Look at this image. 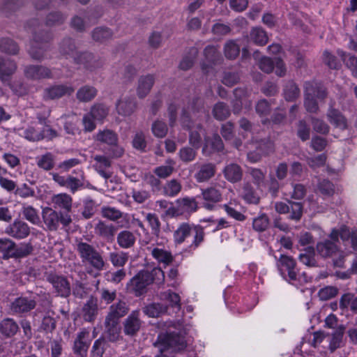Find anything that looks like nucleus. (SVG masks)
I'll use <instances>...</instances> for the list:
<instances>
[{
  "label": "nucleus",
  "instance_id": "obj_54",
  "mask_svg": "<svg viewBox=\"0 0 357 357\" xmlns=\"http://www.w3.org/2000/svg\"><path fill=\"white\" fill-rule=\"evenodd\" d=\"M212 113L215 119L223 121L229 116L230 109L226 103L218 102L213 106Z\"/></svg>",
  "mask_w": 357,
  "mask_h": 357
},
{
  "label": "nucleus",
  "instance_id": "obj_34",
  "mask_svg": "<svg viewBox=\"0 0 357 357\" xmlns=\"http://www.w3.org/2000/svg\"><path fill=\"white\" fill-rule=\"evenodd\" d=\"M179 206L182 215L185 213L192 214L198 209V203L195 197H185L178 198L175 201Z\"/></svg>",
  "mask_w": 357,
  "mask_h": 357
},
{
  "label": "nucleus",
  "instance_id": "obj_37",
  "mask_svg": "<svg viewBox=\"0 0 357 357\" xmlns=\"http://www.w3.org/2000/svg\"><path fill=\"white\" fill-rule=\"evenodd\" d=\"M168 306L161 303H152L143 309L144 312L150 317H158L167 313Z\"/></svg>",
  "mask_w": 357,
  "mask_h": 357
},
{
  "label": "nucleus",
  "instance_id": "obj_39",
  "mask_svg": "<svg viewBox=\"0 0 357 357\" xmlns=\"http://www.w3.org/2000/svg\"><path fill=\"white\" fill-rule=\"evenodd\" d=\"M344 329L345 327L343 325H340L333 333L328 346L331 352H334L337 349L340 348L343 345Z\"/></svg>",
  "mask_w": 357,
  "mask_h": 357
},
{
  "label": "nucleus",
  "instance_id": "obj_19",
  "mask_svg": "<svg viewBox=\"0 0 357 357\" xmlns=\"http://www.w3.org/2000/svg\"><path fill=\"white\" fill-rule=\"evenodd\" d=\"M26 78L33 80L49 79L52 77V73L50 68L41 65H29L24 70Z\"/></svg>",
  "mask_w": 357,
  "mask_h": 357
},
{
  "label": "nucleus",
  "instance_id": "obj_44",
  "mask_svg": "<svg viewBox=\"0 0 357 357\" xmlns=\"http://www.w3.org/2000/svg\"><path fill=\"white\" fill-rule=\"evenodd\" d=\"M188 108L192 112V116H190L188 112H187L191 119L193 116L197 119H201L206 114L204 107V100L201 98L197 97L193 98L190 102Z\"/></svg>",
  "mask_w": 357,
  "mask_h": 357
},
{
  "label": "nucleus",
  "instance_id": "obj_38",
  "mask_svg": "<svg viewBox=\"0 0 357 357\" xmlns=\"http://www.w3.org/2000/svg\"><path fill=\"white\" fill-rule=\"evenodd\" d=\"M151 251L152 257L156 259L159 263H163L165 265H169L173 261V256L172 253L166 250L159 248H148Z\"/></svg>",
  "mask_w": 357,
  "mask_h": 357
},
{
  "label": "nucleus",
  "instance_id": "obj_28",
  "mask_svg": "<svg viewBox=\"0 0 357 357\" xmlns=\"http://www.w3.org/2000/svg\"><path fill=\"white\" fill-rule=\"evenodd\" d=\"M88 335L89 332L86 330H82L77 335V337L74 341L73 351L78 357L86 356L89 344L84 340Z\"/></svg>",
  "mask_w": 357,
  "mask_h": 357
},
{
  "label": "nucleus",
  "instance_id": "obj_10",
  "mask_svg": "<svg viewBox=\"0 0 357 357\" xmlns=\"http://www.w3.org/2000/svg\"><path fill=\"white\" fill-rule=\"evenodd\" d=\"M36 305L37 302L33 296H21L10 303L9 310L12 314L22 317L35 309Z\"/></svg>",
  "mask_w": 357,
  "mask_h": 357
},
{
  "label": "nucleus",
  "instance_id": "obj_48",
  "mask_svg": "<svg viewBox=\"0 0 357 357\" xmlns=\"http://www.w3.org/2000/svg\"><path fill=\"white\" fill-rule=\"evenodd\" d=\"M159 298L162 301L168 303L169 305L172 307H176L178 310H180L181 308V298L179 295L171 290L160 292L159 294Z\"/></svg>",
  "mask_w": 357,
  "mask_h": 357
},
{
  "label": "nucleus",
  "instance_id": "obj_25",
  "mask_svg": "<svg viewBox=\"0 0 357 357\" xmlns=\"http://www.w3.org/2000/svg\"><path fill=\"white\" fill-rule=\"evenodd\" d=\"M96 163L93 165V167L96 171L105 179L109 178L112 173L107 171L106 169L111 167V161L108 157L101 155H96L93 156Z\"/></svg>",
  "mask_w": 357,
  "mask_h": 357
},
{
  "label": "nucleus",
  "instance_id": "obj_42",
  "mask_svg": "<svg viewBox=\"0 0 357 357\" xmlns=\"http://www.w3.org/2000/svg\"><path fill=\"white\" fill-rule=\"evenodd\" d=\"M97 89L89 85L82 86L77 91V98L80 102H87L91 101L97 95Z\"/></svg>",
  "mask_w": 357,
  "mask_h": 357
},
{
  "label": "nucleus",
  "instance_id": "obj_27",
  "mask_svg": "<svg viewBox=\"0 0 357 357\" xmlns=\"http://www.w3.org/2000/svg\"><path fill=\"white\" fill-rule=\"evenodd\" d=\"M137 107L134 98L126 96L121 98L116 104V109L119 114L128 116L131 115Z\"/></svg>",
  "mask_w": 357,
  "mask_h": 357
},
{
  "label": "nucleus",
  "instance_id": "obj_64",
  "mask_svg": "<svg viewBox=\"0 0 357 357\" xmlns=\"http://www.w3.org/2000/svg\"><path fill=\"white\" fill-rule=\"evenodd\" d=\"M338 54L342 57L347 66L351 70L353 75L357 77V57L347 54L342 51L338 52Z\"/></svg>",
  "mask_w": 357,
  "mask_h": 357
},
{
  "label": "nucleus",
  "instance_id": "obj_50",
  "mask_svg": "<svg viewBox=\"0 0 357 357\" xmlns=\"http://www.w3.org/2000/svg\"><path fill=\"white\" fill-rule=\"evenodd\" d=\"M340 307L341 309H348L357 314V296L354 294L347 293L343 294L340 300Z\"/></svg>",
  "mask_w": 357,
  "mask_h": 357
},
{
  "label": "nucleus",
  "instance_id": "obj_49",
  "mask_svg": "<svg viewBox=\"0 0 357 357\" xmlns=\"http://www.w3.org/2000/svg\"><path fill=\"white\" fill-rule=\"evenodd\" d=\"M96 139L109 146L116 145L118 142V135L111 130L99 131L96 136Z\"/></svg>",
  "mask_w": 357,
  "mask_h": 357
},
{
  "label": "nucleus",
  "instance_id": "obj_2",
  "mask_svg": "<svg viewBox=\"0 0 357 357\" xmlns=\"http://www.w3.org/2000/svg\"><path fill=\"white\" fill-rule=\"evenodd\" d=\"M165 282V273L160 268H154L151 271H142L133 277L130 282V288L136 296L146 291V287L154 282L158 285Z\"/></svg>",
  "mask_w": 357,
  "mask_h": 357
},
{
  "label": "nucleus",
  "instance_id": "obj_17",
  "mask_svg": "<svg viewBox=\"0 0 357 357\" xmlns=\"http://www.w3.org/2000/svg\"><path fill=\"white\" fill-rule=\"evenodd\" d=\"M139 314V310H134L125 319L123 326L126 335L133 337L139 332L142 326Z\"/></svg>",
  "mask_w": 357,
  "mask_h": 357
},
{
  "label": "nucleus",
  "instance_id": "obj_11",
  "mask_svg": "<svg viewBox=\"0 0 357 357\" xmlns=\"http://www.w3.org/2000/svg\"><path fill=\"white\" fill-rule=\"evenodd\" d=\"M296 261L291 257L282 255L278 261L280 273L289 282L299 280V275L296 271Z\"/></svg>",
  "mask_w": 357,
  "mask_h": 357
},
{
  "label": "nucleus",
  "instance_id": "obj_51",
  "mask_svg": "<svg viewBox=\"0 0 357 357\" xmlns=\"http://www.w3.org/2000/svg\"><path fill=\"white\" fill-rule=\"evenodd\" d=\"M75 41L71 38H64L59 44V52L64 56H70L73 59V56L77 52Z\"/></svg>",
  "mask_w": 357,
  "mask_h": 357
},
{
  "label": "nucleus",
  "instance_id": "obj_15",
  "mask_svg": "<svg viewBox=\"0 0 357 357\" xmlns=\"http://www.w3.org/2000/svg\"><path fill=\"white\" fill-rule=\"evenodd\" d=\"M75 91L71 85L58 84L47 87L44 89L43 98L45 100H55L66 96H70Z\"/></svg>",
  "mask_w": 357,
  "mask_h": 357
},
{
  "label": "nucleus",
  "instance_id": "obj_7",
  "mask_svg": "<svg viewBox=\"0 0 357 357\" xmlns=\"http://www.w3.org/2000/svg\"><path fill=\"white\" fill-rule=\"evenodd\" d=\"M317 254L324 259L331 258L340 252L335 231H331L328 238L319 241L316 245Z\"/></svg>",
  "mask_w": 357,
  "mask_h": 357
},
{
  "label": "nucleus",
  "instance_id": "obj_58",
  "mask_svg": "<svg viewBox=\"0 0 357 357\" xmlns=\"http://www.w3.org/2000/svg\"><path fill=\"white\" fill-rule=\"evenodd\" d=\"M198 54V50L196 47H191L189 52L181 60L179 68L183 70H189L194 64V61Z\"/></svg>",
  "mask_w": 357,
  "mask_h": 357
},
{
  "label": "nucleus",
  "instance_id": "obj_29",
  "mask_svg": "<svg viewBox=\"0 0 357 357\" xmlns=\"http://www.w3.org/2000/svg\"><path fill=\"white\" fill-rule=\"evenodd\" d=\"M155 82L153 75L141 76L138 80L137 93L139 98H144L150 92Z\"/></svg>",
  "mask_w": 357,
  "mask_h": 357
},
{
  "label": "nucleus",
  "instance_id": "obj_6",
  "mask_svg": "<svg viewBox=\"0 0 357 357\" xmlns=\"http://www.w3.org/2000/svg\"><path fill=\"white\" fill-rule=\"evenodd\" d=\"M155 345L158 347L159 351L162 354L168 350L172 351L182 350L185 347V342L182 336L175 333H167L158 336Z\"/></svg>",
  "mask_w": 357,
  "mask_h": 357
},
{
  "label": "nucleus",
  "instance_id": "obj_45",
  "mask_svg": "<svg viewBox=\"0 0 357 357\" xmlns=\"http://www.w3.org/2000/svg\"><path fill=\"white\" fill-rule=\"evenodd\" d=\"M36 160L37 166L45 171H50L54 167V155L50 152L36 157Z\"/></svg>",
  "mask_w": 357,
  "mask_h": 357
},
{
  "label": "nucleus",
  "instance_id": "obj_1",
  "mask_svg": "<svg viewBox=\"0 0 357 357\" xmlns=\"http://www.w3.org/2000/svg\"><path fill=\"white\" fill-rule=\"evenodd\" d=\"M28 28L33 33V39L30 42V48L28 50L29 54L33 59L41 61L48 50L47 44L52 39V34L40 29L37 20L29 22Z\"/></svg>",
  "mask_w": 357,
  "mask_h": 357
},
{
  "label": "nucleus",
  "instance_id": "obj_22",
  "mask_svg": "<svg viewBox=\"0 0 357 357\" xmlns=\"http://www.w3.org/2000/svg\"><path fill=\"white\" fill-rule=\"evenodd\" d=\"M109 341L107 338L101 336L96 340L92 347L91 354L93 357H111L114 350L111 347Z\"/></svg>",
  "mask_w": 357,
  "mask_h": 357
},
{
  "label": "nucleus",
  "instance_id": "obj_14",
  "mask_svg": "<svg viewBox=\"0 0 357 357\" xmlns=\"http://www.w3.org/2000/svg\"><path fill=\"white\" fill-rule=\"evenodd\" d=\"M121 328L120 322L105 318L104 321V331L102 337L107 339L112 343H116L123 340L121 335Z\"/></svg>",
  "mask_w": 357,
  "mask_h": 357
},
{
  "label": "nucleus",
  "instance_id": "obj_47",
  "mask_svg": "<svg viewBox=\"0 0 357 357\" xmlns=\"http://www.w3.org/2000/svg\"><path fill=\"white\" fill-rule=\"evenodd\" d=\"M241 193L243 199L249 204H257L259 202V197L248 182L243 184Z\"/></svg>",
  "mask_w": 357,
  "mask_h": 357
},
{
  "label": "nucleus",
  "instance_id": "obj_26",
  "mask_svg": "<svg viewBox=\"0 0 357 357\" xmlns=\"http://www.w3.org/2000/svg\"><path fill=\"white\" fill-rule=\"evenodd\" d=\"M326 117L331 124L340 130H345L347 128V121L344 115L337 109L333 106L328 108Z\"/></svg>",
  "mask_w": 357,
  "mask_h": 357
},
{
  "label": "nucleus",
  "instance_id": "obj_3",
  "mask_svg": "<svg viewBox=\"0 0 357 357\" xmlns=\"http://www.w3.org/2000/svg\"><path fill=\"white\" fill-rule=\"evenodd\" d=\"M76 250L83 263L89 264L97 271L103 270L105 266L103 257L93 245L79 241Z\"/></svg>",
  "mask_w": 357,
  "mask_h": 357
},
{
  "label": "nucleus",
  "instance_id": "obj_52",
  "mask_svg": "<svg viewBox=\"0 0 357 357\" xmlns=\"http://www.w3.org/2000/svg\"><path fill=\"white\" fill-rule=\"evenodd\" d=\"M283 95L287 101L292 102L299 97L300 89L294 82L289 81L284 86Z\"/></svg>",
  "mask_w": 357,
  "mask_h": 357
},
{
  "label": "nucleus",
  "instance_id": "obj_31",
  "mask_svg": "<svg viewBox=\"0 0 357 357\" xmlns=\"http://www.w3.org/2000/svg\"><path fill=\"white\" fill-rule=\"evenodd\" d=\"M225 178L230 183H235L241 181L243 177L242 168L236 163L226 165L223 169Z\"/></svg>",
  "mask_w": 357,
  "mask_h": 357
},
{
  "label": "nucleus",
  "instance_id": "obj_21",
  "mask_svg": "<svg viewBox=\"0 0 357 357\" xmlns=\"http://www.w3.org/2000/svg\"><path fill=\"white\" fill-rule=\"evenodd\" d=\"M17 68V63L13 59L0 56V80L2 82H8Z\"/></svg>",
  "mask_w": 357,
  "mask_h": 357
},
{
  "label": "nucleus",
  "instance_id": "obj_62",
  "mask_svg": "<svg viewBox=\"0 0 357 357\" xmlns=\"http://www.w3.org/2000/svg\"><path fill=\"white\" fill-rule=\"evenodd\" d=\"M108 108L102 104H97L93 105L90 112H89L94 120L102 121L108 114Z\"/></svg>",
  "mask_w": 357,
  "mask_h": 357
},
{
  "label": "nucleus",
  "instance_id": "obj_41",
  "mask_svg": "<svg viewBox=\"0 0 357 357\" xmlns=\"http://www.w3.org/2000/svg\"><path fill=\"white\" fill-rule=\"evenodd\" d=\"M0 52L10 55H17L20 52L17 43L10 38H0Z\"/></svg>",
  "mask_w": 357,
  "mask_h": 357
},
{
  "label": "nucleus",
  "instance_id": "obj_33",
  "mask_svg": "<svg viewBox=\"0 0 357 357\" xmlns=\"http://www.w3.org/2000/svg\"><path fill=\"white\" fill-rule=\"evenodd\" d=\"M304 107L310 113H317L319 107L314 97V91L312 86L305 85Z\"/></svg>",
  "mask_w": 357,
  "mask_h": 357
},
{
  "label": "nucleus",
  "instance_id": "obj_12",
  "mask_svg": "<svg viewBox=\"0 0 357 357\" xmlns=\"http://www.w3.org/2000/svg\"><path fill=\"white\" fill-rule=\"evenodd\" d=\"M202 206L208 211H213L215 208V204L222 202V192L217 185L210 186L201 189V195Z\"/></svg>",
  "mask_w": 357,
  "mask_h": 357
},
{
  "label": "nucleus",
  "instance_id": "obj_60",
  "mask_svg": "<svg viewBox=\"0 0 357 357\" xmlns=\"http://www.w3.org/2000/svg\"><path fill=\"white\" fill-rule=\"evenodd\" d=\"M198 149H195L193 146H184L179 150L178 157L180 160L185 163L190 162L195 159Z\"/></svg>",
  "mask_w": 357,
  "mask_h": 357
},
{
  "label": "nucleus",
  "instance_id": "obj_43",
  "mask_svg": "<svg viewBox=\"0 0 357 357\" xmlns=\"http://www.w3.org/2000/svg\"><path fill=\"white\" fill-rule=\"evenodd\" d=\"M299 260L309 267L318 266V262L315 257V250L312 246L306 248L304 252L299 255Z\"/></svg>",
  "mask_w": 357,
  "mask_h": 357
},
{
  "label": "nucleus",
  "instance_id": "obj_56",
  "mask_svg": "<svg viewBox=\"0 0 357 357\" xmlns=\"http://www.w3.org/2000/svg\"><path fill=\"white\" fill-rule=\"evenodd\" d=\"M250 39L258 45H265L268 42L266 33L259 27L252 29L250 33Z\"/></svg>",
  "mask_w": 357,
  "mask_h": 357
},
{
  "label": "nucleus",
  "instance_id": "obj_23",
  "mask_svg": "<svg viewBox=\"0 0 357 357\" xmlns=\"http://www.w3.org/2000/svg\"><path fill=\"white\" fill-rule=\"evenodd\" d=\"M128 311L129 307L127 303L125 301H119L110 305L105 318L120 322V319L127 314Z\"/></svg>",
  "mask_w": 357,
  "mask_h": 357
},
{
  "label": "nucleus",
  "instance_id": "obj_30",
  "mask_svg": "<svg viewBox=\"0 0 357 357\" xmlns=\"http://www.w3.org/2000/svg\"><path fill=\"white\" fill-rule=\"evenodd\" d=\"M52 202L55 208L65 211L63 213H68L72 210L73 198L67 193H59L52 197Z\"/></svg>",
  "mask_w": 357,
  "mask_h": 357
},
{
  "label": "nucleus",
  "instance_id": "obj_24",
  "mask_svg": "<svg viewBox=\"0 0 357 357\" xmlns=\"http://www.w3.org/2000/svg\"><path fill=\"white\" fill-rule=\"evenodd\" d=\"M216 172L215 165L211 162L204 163L199 166L198 171L195 174V178L198 183L207 182L213 178Z\"/></svg>",
  "mask_w": 357,
  "mask_h": 357
},
{
  "label": "nucleus",
  "instance_id": "obj_53",
  "mask_svg": "<svg viewBox=\"0 0 357 357\" xmlns=\"http://www.w3.org/2000/svg\"><path fill=\"white\" fill-rule=\"evenodd\" d=\"M182 185L176 179H172L167 181L163 187V193L165 196L174 197L177 196L181 191Z\"/></svg>",
  "mask_w": 357,
  "mask_h": 357
},
{
  "label": "nucleus",
  "instance_id": "obj_16",
  "mask_svg": "<svg viewBox=\"0 0 357 357\" xmlns=\"http://www.w3.org/2000/svg\"><path fill=\"white\" fill-rule=\"evenodd\" d=\"M5 233L14 238L23 239L29 235L30 227L25 222L16 219L6 227Z\"/></svg>",
  "mask_w": 357,
  "mask_h": 357
},
{
  "label": "nucleus",
  "instance_id": "obj_36",
  "mask_svg": "<svg viewBox=\"0 0 357 357\" xmlns=\"http://www.w3.org/2000/svg\"><path fill=\"white\" fill-rule=\"evenodd\" d=\"M18 330V324L13 319L6 318L0 322V333L6 337L14 336Z\"/></svg>",
  "mask_w": 357,
  "mask_h": 357
},
{
  "label": "nucleus",
  "instance_id": "obj_59",
  "mask_svg": "<svg viewBox=\"0 0 357 357\" xmlns=\"http://www.w3.org/2000/svg\"><path fill=\"white\" fill-rule=\"evenodd\" d=\"M96 204L93 199L87 197L83 201V208L82 211V217L87 220L91 218L96 213Z\"/></svg>",
  "mask_w": 357,
  "mask_h": 357
},
{
  "label": "nucleus",
  "instance_id": "obj_32",
  "mask_svg": "<svg viewBox=\"0 0 357 357\" xmlns=\"http://www.w3.org/2000/svg\"><path fill=\"white\" fill-rule=\"evenodd\" d=\"M98 312V303L96 299L91 298L82 307V317L84 321L93 322L96 319Z\"/></svg>",
  "mask_w": 357,
  "mask_h": 357
},
{
  "label": "nucleus",
  "instance_id": "obj_5",
  "mask_svg": "<svg viewBox=\"0 0 357 357\" xmlns=\"http://www.w3.org/2000/svg\"><path fill=\"white\" fill-rule=\"evenodd\" d=\"M42 218L46 229L49 231H56L60 224L68 227L73 222L69 214L56 211L50 207L43 208Z\"/></svg>",
  "mask_w": 357,
  "mask_h": 357
},
{
  "label": "nucleus",
  "instance_id": "obj_63",
  "mask_svg": "<svg viewBox=\"0 0 357 357\" xmlns=\"http://www.w3.org/2000/svg\"><path fill=\"white\" fill-rule=\"evenodd\" d=\"M224 52L227 59H234L240 53V47L236 44L235 40H230L225 43Z\"/></svg>",
  "mask_w": 357,
  "mask_h": 357
},
{
  "label": "nucleus",
  "instance_id": "obj_18",
  "mask_svg": "<svg viewBox=\"0 0 357 357\" xmlns=\"http://www.w3.org/2000/svg\"><path fill=\"white\" fill-rule=\"evenodd\" d=\"M117 230L116 226L102 220H99L94 227L95 234L107 242L114 241Z\"/></svg>",
  "mask_w": 357,
  "mask_h": 357
},
{
  "label": "nucleus",
  "instance_id": "obj_13",
  "mask_svg": "<svg viewBox=\"0 0 357 357\" xmlns=\"http://www.w3.org/2000/svg\"><path fill=\"white\" fill-rule=\"evenodd\" d=\"M47 281L52 284L58 296L64 298L70 296L71 291L70 284L66 277L56 274H50L47 276Z\"/></svg>",
  "mask_w": 357,
  "mask_h": 357
},
{
  "label": "nucleus",
  "instance_id": "obj_57",
  "mask_svg": "<svg viewBox=\"0 0 357 357\" xmlns=\"http://www.w3.org/2000/svg\"><path fill=\"white\" fill-rule=\"evenodd\" d=\"M270 225V219L265 213H261L252 220V228L257 232L266 231Z\"/></svg>",
  "mask_w": 357,
  "mask_h": 357
},
{
  "label": "nucleus",
  "instance_id": "obj_40",
  "mask_svg": "<svg viewBox=\"0 0 357 357\" xmlns=\"http://www.w3.org/2000/svg\"><path fill=\"white\" fill-rule=\"evenodd\" d=\"M128 258V254L121 250H115L108 254L109 261L116 268L123 267Z\"/></svg>",
  "mask_w": 357,
  "mask_h": 357
},
{
  "label": "nucleus",
  "instance_id": "obj_61",
  "mask_svg": "<svg viewBox=\"0 0 357 357\" xmlns=\"http://www.w3.org/2000/svg\"><path fill=\"white\" fill-rule=\"evenodd\" d=\"M145 220L147 221L153 235L158 236L160 232L161 222L158 215L153 213H148L145 215Z\"/></svg>",
  "mask_w": 357,
  "mask_h": 357
},
{
  "label": "nucleus",
  "instance_id": "obj_4",
  "mask_svg": "<svg viewBox=\"0 0 357 357\" xmlns=\"http://www.w3.org/2000/svg\"><path fill=\"white\" fill-rule=\"evenodd\" d=\"M194 234V239L190 245L191 250L197 249L204 241L205 232L202 226L192 227L189 223L183 222L174 232V240L176 244H181L185 241L186 238Z\"/></svg>",
  "mask_w": 357,
  "mask_h": 357
},
{
  "label": "nucleus",
  "instance_id": "obj_46",
  "mask_svg": "<svg viewBox=\"0 0 357 357\" xmlns=\"http://www.w3.org/2000/svg\"><path fill=\"white\" fill-rule=\"evenodd\" d=\"M113 36L112 31L105 26H98L95 28L91 32V37L93 40L99 43H104L112 39Z\"/></svg>",
  "mask_w": 357,
  "mask_h": 357
},
{
  "label": "nucleus",
  "instance_id": "obj_20",
  "mask_svg": "<svg viewBox=\"0 0 357 357\" xmlns=\"http://www.w3.org/2000/svg\"><path fill=\"white\" fill-rule=\"evenodd\" d=\"M205 61L201 64L202 70L204 73H208L215 65L220 62L221 56L217 48L213 45H208L204 50Z\"/></svg>",
  "mask_w": 357,
  "mask_h": 357
},
{
  "label": "nucleus",
  "instance_id": "obj_35",
  "mask_svg": "<svg viewBox=\"0 0 357 357\" xmlns=\"http://www.w3.org/2000/svg\"><path fill=\"white\" fill-rule=\"evenodd\" d=\"M116 242L121 248L130 249L135 245L136 237L131 231L123 230L117 234Z\"/></svg>",
  "mask_w": 357,
  "mask_h": 357
},
{
  "label": "nucleus",
  "instance_id": "obj_55",
  "mask_svg": "<svg viewBox=\"0 0 357 357\" xmlns=\"http://www.w3.org/2000/svg\"><path fill=\"white\" fill-rule=\"evenodd\" d=\"M67 15L59 11L50 13L45 19V24L47 26H59L64 23Z\"/></svg>",
  "mask_w": 357,
  "mask_h": 357
},
{
  "label": "nucleus",
  "instance_id": "obj_9",
  "mask_svg": "<svg viewBox=\"0 0 357 357\" xmlns=\"http://www.w3.org/2000/svg\"><path fill=\"white\" fill-rule=\"evenodd\" d=\"M73 62L89 71H94L102 68L105 61L102 59L89 52H77L73 56Z\"/></svg>",
  "mask_w": 357,
  "mask_h": 357
},
{
  "label": "nucleus",
  "instance_id": "obj_8",
  "mask_svg": "<svg viewBox=\"0 0 357 357\" xmlns=\"http://www.w3.org/2000/svg\"><path fill=\"white\" fill-rule=\"evenodd\" d=\"M181 123L182 126L189 131V144L199 149L202 141V137L199 132L203 129V126L200 123L194 124L191 117L188 115L186 110H183Z\"/></svg>",
  "mask_w": 357,
  "mask_h": 357
}]
</instances>
